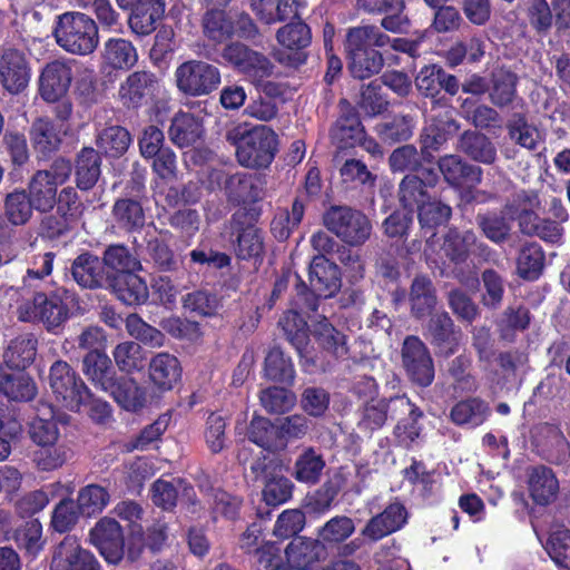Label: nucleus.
Returning <instances> with one entry per match:
<instances>
[{"instance_id":"29","label":"nucleus","mask_w":570,"mask_h":570,"mask_svg":"<svg viewBox=\"0 0 570 570\" xmlns=\"http://www.w3.org/2000/svg\"><path fill=\"white\" fill-rule=\"evenodd\" d=\"M458 150L473 161L492 165L497 160V148L492 140L483 132L468 129L458 140Z\"/></svg>"},{"instance_id":"30","label":"nucleus","mask_w":570,"mask_h":570,"mask_svg":"<svg viewBox=\"0 0 570 570\" xmlns=\"http://www.w3.org/2000/svg\"><path fill=\"white\" fill-rule=\"evenodd\" d=\"M307 315L311 321V333L318 345L335 356L347 354L346 338L343 333L337 331L328 320L317 312Z\"/></svg>"},{"instance_id":"1","label":"nucleus","mask_w":570,"mask_h":570,"mask_svg":"<svg viewBox=\"0 0 570 570\" xmlns=\"http://www.w3.org/2000/svg\"><path fill=\"white\" fill-rule=\"evenodd\" d=\"M389 42L390 37L375 26L350 28L345 38V51L352 77L364 80L380 73L384 67V58L374 47L382 48Z\"/></svg>"},{"instance_id":"64","label":"nucleus","mask_w":570,"mask_h":570,"mask_svg":"<svg viewBox=\"0 0 570 570\" xmlns=\"http://www.w3.org/2000/svg\"><path fill=\"white\" fill-rule=\"evenodd\" d=\"M69 458V449L57 442L48 445H39L33 452V462L41 471H52L61 468Z\"/></svg>"},{"instance_id":"36","label":"nucleus","mask_w":570,"mask_h":570,"mask_svg":"<svg viewBox=\"0 0 570 570\" xmlns=\"http://www.w3.org/2000/svg\"><path fill=\"white\" fill-rule=\"evenodd\" d=\"M168 135L171 142L179 148L193 146L202 138V120L190 112L179 111L171 120Z\"/></svg>"},{"instance_id":"23","label":"nucleus","mask_w":570,"mask_h":570,"mask_svg":"<svg viewBox=\"0 0 570 570\" xmlns=\"http://www.w3.org/2000/svg\"><path fill=\"white\" fill-rule=\"evenodd\" d=\"M340 106L342 114L331 130V137L338 148H352L364 138L365 130L358 114L347 100H341Z\"/></svg>"},{"instance_id":"20","label":"nucleus","mask_w":570,"mask_h":570,"mask_svg":"<svg viewBox=\"0 0 570 570\" xmlns=\"http://www.w3.org/2000/svg\"><path fill=\"white\" fill-rule=\"evenodd\" d=\"M415 87L422 96L432 99L439 98L438 101H441L442 97H439L441 91L444 90L450 96H455L460 90V81L443 68L431 65L419 71L415 77Z\"/></svg>"},{"instance_id":"3","label":"nucleus","mask_w":570,"mask_h":570,"mask_svg":"<svg viewBox=\"0 0 570 570\" xmlns=\"http://www.w3.org/2000/svg\"><path fill=\"white\" fill-rule=\"evenodd\" d=\"M309 286L297 284L295 304L303 312H317L318 298L331 297L341 288V274L338 266L323 256H314L309 264Z\"/></svg>"},{"instance_id":"57","label":"nucleus","mask_w":570,"mask_h":570,"mask_svg":"<svg viewBox=\"0 0 570 570\" xmlns=\"http://www.w3.org/2000/svg\"><path fill=\"white\" fill-rule=\"evenodd\" d=\"M146 249L154 266L160 272H176L183 265L181 256L163 239H149Z\"/></svg>"},{"instance_id":"40","label":"nucleus","mask_w":570,"mask_h":570,"mask_svg":"<svg viewBox=\"0 0 570 570\" xmlns=\"http://www.w3.org/2000/svg\"><path fill=\"white\" fill-rule=\"evenodd\" d=\"M529 489L532 499L543 505L557 497L559 482L550 468L538 465L530 470Z\"/></svg>"},{"instance_id":"52","label":"nucleus","mask_w":570,"mask_h":570,"mask_svg":"<svg viewBox=\"0 0 570 570\" xmlns=\"http://www.w3.org/2000/svg\"><path fill=\"white\" fill-rule=\"evenodd\" d=\"M278 325L282 327L286 340L295 347L299 355L309 344L307 322L296 311H287L281 317Z\"/></svg>"},{"instance_id":"33","label":"nucleus","mask_w":570,"mask_h":570,"mask_svg":"<svg viewBox=\"0 0 570 570\" xmlns=\"http://www.w3.org/2000/svg\"><path fill=\"white\" fill-rule=\"evenodd\" d=\"M460 114L470 125L480 130L501 129L503 119L493 105L480 104L465 98L460 104Z\"/></svg>"},{"instance_id":"7","label":"nucleus","mask_w":570,"mask_h":570,"mask_svg":"<svg viewBox=\"0 0 570 570\" xmlns=\"http://www.w3.org/2000/svg\"><path fill=\"white\" fill-rule=\"evenodd\" d=\"M222 82L218 67L204 60H187L175 70L177 89L189 97H202L214 92Z\"/></svg>"},{"instance_id":"6","label":"nucleus","mask_w":570,"mask_h":570,"mask_svg":"<svg viewBox=\"0 0 570 570\" xmlns=\"http://www.w3.org/2000/svg\"><path fill=\"white\" fill-rule=\"evenodd\" d=\"M277 151V136L267 126H255L245 131L238 142L236 157L247 168H267Z\"/></svg>"},{"instance_id":"50","label":"nucleus","mask_w":570,"mask_h":570,"mask_svg":"<svg viewBox=\"0 0 570 570\" xmlns=\"http://www.w3.org/2000/svg\"><path fill=\"white\" fill-rule=\"evenodd\" d=\"M544 253L537 243H525L517 256V273L527 281L537 279L544 267Z\"/></svg>"},{"instance_id":"63","label":"nucleus","mask_w":570,"mask_h":570,"mask_svg":"<svg viewBox=\"0 0 570 570\" xmlns=\"http://www.w3.org/2000/svg\"><path fill=\"white\" fill-rule=\"evenodd\" d=\"M117 367L125 373H132L144 367L141 346L132 341L121 342L112 351Z\"/></svg>"},{"instance_id":"58","label":"nucleus","mask_w":570,"mask_h":570,"mask_svg":"<svg viewBox=\"0 0 570 570\" xmlns=\"http://www.w3.org/2000/svg\"><path fill=\"white\" fill-rule=\"evenodd\" d=\"M32 205L26 190H13L6 196L4 215L7 219L16 225H24L32 216Z\"/></svg>"},{"instance_id":"5","label":"nucleus","mask_w":570,"mask_h":570,"mask_svg":"<svg viewBox=\"0 0 570 570\" xmlns=\"http://www.w3.org/2000/svg\"><path fill=\"white\" fill-rule=\"evenodd\" d=\"M323 226L344 244L362 246L372 234V223L361 210L346 205H331L322 215Z\"/></svg>"},{"instance_id":"41","label":"nucleus","mask_w":570,"mask_h":570,"mask_svg":"<svg viewBox=\"0 0 570 570\" xmlns=\"http://www.w3.org/2000/svg\"><path fill=\"white\" fill-rule=\"evenodd\" d=\"M539 445L546 459L561 464L570 458V445L559 428L544 424L540 428Z\"/></svg>"},{"instance_id":"34","label":"nucleus","mask_w":570,"mask_h":570,"mask_svg":"<svg viewBox=\"0 0 570 570\" xmlns=\"http://www.w3.org/2000/svg\"><path fill=\"white\" fill-rule=\"evenodd\" d=\"M104 65L115 70H129L138 61V53L131 41L122 38H109L101 50Z\"/></svg>"},{"instance_id":"2","label":"nucleus","mask_w":570,"mask_h":570,"mask_svg":"<svg viewBox=\"0 0 570 570\" xmlns=\"http://www.w3.org/2000/svg\"><path fill=\"white\" fill-rule=\"evenodd\" d=\"M53 36L58 46L71 55H90L99 43L96 21L82 12H66L59 16Z\"/></svg>"},{"instance_id":"49","label":"nucleus","mask_w":570,"mask_h":570,"mask_svg":"<svg viewBox=\"0 0 570 570\" xmlns=\"http://www.w3.org/2000/svg\"><path fill=\"white\" fill-rule=\"evenodd\" d=\"M202 27L204 36L215 43L233 38V18L224 10L208 9L203 16Z\"/></svg>"},{"instance_id":"24","label":"nucleus","mask_w":570,"mask_h":570,"mask_svg":"<svg viewBox=\"0 0 570 570\" xmlns=\"http://www.w3.org/2000/svg\"><path fill=\"white\" fill-rule=\"evenodd\" d=\"M519 76L504 67L490 75L489 101L498 109H511L518 100Z\"/></svg>"},{"instance_id":"31","label":"nucleus","mask_w":570,"mask_h":570,"mask_svg":"<svg viewBox=\"0 0 570 570\" xmlns=\"http://www.w3.org/2000/svg\"><path fill=\"white\" fill-rule=\"evenodd\" d=\"M541 202L533 189H520L511 194L503 206L504 213L513 220L517 219L519 230L530 220L535 219Z\"/></svg>"},{"instance_id":"32","label":"nucleus","mask_w":570,"mask_h":570,"mask_svg":"<svg viewBox=\"0 0 570 570\" xmlns=\"http://www.w3.org/2000/svg\"><path fill=\"white\" fill-rule=\"evenodd\" d=\"M101 155L92 147H83L76 155L75 180L81 190H90L101 176Z\"/></svg>"},{"instance_id":"42","label":"nucleus","mask_w":570,"mask_h":570,"mask_svg":"<svg viewBox=\"0 0 570 570\" xmlns=\"http://www.w3.org/2000/svg\"><path fill=\"white\" fill-rule=\"evenodd\" d=\"M511 218L502 210L480 213L475 217V224L481 233L494 244H503L511 237Z\"/></svg>"},{"instance_id":"4","label":"nucleus","mask_w":570,"mask_h":570,"mask_svg":"<svg viewBox=\"0 0 570 570\" xmlns=\"http://www.w3.org/2000/svg\"><path fill=\"white\" fill-rule=\"evenodd\" d=\"M220 57L226 66L243 75L255 87L264 85V90H267L273 86L272 82L264 83L275 71V65L265 53L244 42L230 41L222 48Z\"/></svg>"},{"instance_id":"44","label":"nucleus","mask_w":570,"mask_h":570,"mask_svg":"<svg viewBox=\"0 0 570 570\" xmlns=\"http://www.w3.org/2000/svg\"><path fill=\"white\" fill-rule=\"evenodd\" d=\"M37 354V340L33 335L27 334L16 337L8 345L3 360L11 370H24L29 366Z\"/></svg>"},{"instance_id":"48","label":"nucleus","mask_w":570,"mask_h":570,"mask_svg":"<svg viewBox=\"0 0 570 570\" xmlns=\"http://www.w3.org/2000/svg\"><path fill=\"white\" fill-rule=\"evenodd\" d=\"M476 243L478 236L473 230L450 229L444 236L441 249L451 262L459 264L466 261L471 248Z\"/></svg>"},{"instance_id":"26","label":"nucleus","mask_w":570,"mask_h":570,"mask_svg":"<svg viewBox=\"0 0 570 570\" xmlns=\"http://www.w3.org/2000/svg\"><path fill=\"white\" fill-rule=\"evenodd\" d=\"M165 0H138L128 19L131 31L138 36L153 33L165 14Z\"/></svg>"},{"instance_id":"19","label":"nucleus","mask_w":570,"mask_h":570,"mask_svg":"<svg viewBox=\"0 0 570 570\" xmlns=\"http://www.w3.org/2000/svg\"><path fill=\"white\" fill-rule=\"evenodd\" d=\"M223 190L234 205L253 204L264 197V179L256 174L236 173L225 178Z\"/></svg>"},{"instance_id":"27","label":"nucleus","mask_w":570,"mask_h":570,"mask_svg":"<svg viewBox=\"0 0 570 570\" xmlns=\"http://www.w3.org/2000/svg\"><path fill=\"white\" fill-rule=\"evenodd\" d=\"M73 281L83 288L95 289L106 286V275L100 258L89 252L77 256L71 263Z\"/></svg>"},{"instance_id":"16","label":"nucleus","mask_w":570,"mask_h":570,"mask_svg":"<svg viewBox=\"0 0 570 570\" xmlns=\"http://www.w3.org/2000/svg\"><path fill=\"white\" fill-rule=\"evenodd\" d=\"M105 287L129 306L141 305L149 297L148 286L137 272L107 273Z\"/></svg>"},{"instance_id":"17","label":"nucleus","mask_w":570,"mask_h":570,"mask_svg":"<svg viewBox=\"0 0 570 570\" xmlns=\"http://www.w3.org/2000/svg\"><path fill=\"white\" fill-rule=\"evenodd\" d=\"M72 81L71 67L63 60L48 62L39 77V95L47 102L62 99Z\"/></svg>"},{"instance_id":"46","label":"nucleus","mask_w":570,"mask_h":570,"mask_svg":"<svg viewBox=\"0 0 570 570\" xmlns=\"http://www.w3.org/2000/svg\"><path fill=\"white\" fill-rule=\"evenodd\" d=\"M126 411L136 412L146 403V390L131 377L120 376L109 394Z\"/></svg>"},{"instance_id":"14","label":"nucleus","mask_w":570,"mask_h":570,"mask_svg":"<svg viewBox=\"0 0 570 570\" xmlns=\"http://www.w3.org/2000/svg\"><path fill=\"white\" fill-rule=\"evenodd\" d=\"M90 541L107 562L116 564L124 558V533L115 519H100L90 531Z\"/></svg>"},{"instance_id":"54","label":"nucleus","mask_w":570,"mask_h":570,"mask_svg":"<svg viewBox=\"0 0 570 570\" xmlns=\"http://www.w3.org/2000/svg\"><path fill=\"white\" fill-rule=\"evenodd\" d=\"M102 265L111 273H128L142 269L141 263L122 244L109 245L102 255Z\"/></svg>"},{"instance_id":"18","label":"nucleus","mask_w":570,"mask_h":570,"mask_svg":"<svg viewBox=\"0 0 570 570\" xmlns=\"http://www.w3.org/2000/svg\"><path fill=\"white\" fill-rule=\"evenodd\" d=\"M276 39L283 47L295 50L293 55L278 53L277 60L291 67H297L305 62L306 55L302 51L309 46L312 35L309 27L302 22H291L279 28L276 33Z\"/></svg>"},{"instance_id":"28","label":"nucleus","mask_w":570,"mask_h":570,"mask_svg":"<svg viewBox=\"0 0 570 570\" xmlns=\"http://www.w3.org/2000/svg\"><path fill=\"white\" fill-rule=\"evenodd\" d=\"M181 367L178 358L167 352L154 355L148 365L150 382L160 391H169L180 380Z\"/></svg>"},{"instance_id":"59","label":"nucleus","mask_w":570,"mask_h":570,"mask_svg":"<svg viewBox=\"0 0 570 570\" xmlns=\"http://www.w3.org/2000/svg\"><path fill=\"white\" fill-rule=\"evenodd\" d=\"M382 91L383 87L379 79L363 85L356 102L357 107L370 117L384 112L389 107V100Z\"/></svg>"},{"instance_id":"61","label":"nucleus","mask_w":570,"mask_h":570,"mask_svg":"<svg viewBox=\"0 0 570 570\" xmlns=\"http://www.w3.org/2000/svg\"><path fill=\"white\" fill-rule=\"evenodd\" d=\"M248 440L264 450L275 451L278 443V426L275 428L272 422L263 416H254L247 431Z\"/></svg>"},{"instance_id":"39","label":"nucleus","mask_w":570,"mask_h":570,"mask_svg":"<svg viewBox=\"0 0 570 570\" xmlns=\"http://www.w3.org/2000/svg\"><path fill=\"white\" fill-rule=\"evenodd\" d=\"M0 392L13 401H30L36 395V385L28 374L0 366Z\"/></svg>"},{"instance_id":"11","label":"nucleus","mask_w":570,"mask_h":570,"mask_svg":"<svg viewBox=\"0 0 570 570\" xmlns=\"http://www.w3.org/2000/svg\"><path fill=\"white\" fill-rule=\"evenodd\" d=\"M31 68L23 50L4 47L0 53V83L12 95L22 92L29 85Z\"/></svg>"},{"instance_id":"25","label":"nucleus","mask_w":570,"mask_h":570,"mask_svg":"<svg viewBox=\"0 0 570 570\" xmlns=\"http://www.w3.org/2000/svg\"><path fill=\"white\" fill-rule=\"evenodd\" d=\"M288 564L296 570H308L326 556L325 544L317 539L297 537L285 549Z\"/></svg>"},{"instance_id":"15","label":"nucleus","mask_w":570,"mask_h":570,"mask_svg":"<svg viewBox=\"0 0 570 570\" xmlns=\"http://www.w3.org/2000/svg\"><path fill=\"white\" fill-rule=\"evenodd\" d=\"M425 335L439 354L450 356L456 352L462 332L448 312L440 311L431 314Z\"/></svg>"},{"instance_id":"38","label":"nucleus","mask_w":570,"mask_h":570,"mask_svg":"<svg viewBox=\"0 0 570 570\" xmlns=\"http://www.w3.org/2000/svg\"><path fill=\"white\" fill-rule=\"evenodd\" d=\"M508 136L515 145L535 151L543 144V132L533 124H530L522 114H513L505 125Z\"/></svg>"},{"instance_id":"37","label":"nucleus","mask_w":570,"mask_h":570,"mask_svg":"<svg viewBox=\"0 0 570 570\" xmlns=\"http://www.w3.org/2000/svg\"><path fill=\"white\" fill-rule=\"evenodd\" d=\"M233 224L236 228V238L234 240L236 257L245 261L261 258L264 253L262 230L254 225L239 227L237 215H234Z\"/></svg>"},{"instance_id":"35","label":"nucleus","mask_w":570,"mask_h":570,"mask_svg":"<svg viewBox=\"0 0 570 570\" xmlns=\"http://www.w3.org/2000/svg\"><path fill=\"white\" fill-rule=\"evenodd\" d=\"M409 299L413 317L421 320L431 315L438 303L432 281L426 276H415L411 284Z\"/></svg>"},{"instance_id":"9","label":"nucleus","mask_w":570,"mask_h":570,"mask_svg":"<svg viewBox=\"0 0 570 570\" xmlns=\"http://www.w3.org/2000/svg\"><path fill=\"white\" fill-rule=\"evenodd\" d=\"M401 358L402 365L413 383L429 386L433 382V360L426 345L417 336L405 337L401 348Z\"/></svg>"},{"instance_id":"47","label":"nucleus","mask_w":570,"mask_h":570,"mask_svg":"<svg viewBox=\"0 0 570 570\" xmlns=\"http://www.w3.org/2000/svg\"><path fill=\"white\" fill-rule=\"evenodd\" d=\"M488 414V404L478 397H471L458 402L450 411V419L456 425L475 428L485 421Z\"/></svg>"},{"instance_id":"60","label":"nucleus","mask_w":570,"mask_h":570,"mask_svg":"<svg viewBox=\"0 0 570 570\" xmlns=\"http://www.w3.org/2000/svg\"><path fill=\"white\" fill-rule=\"evenodd\" d=\"M422 159V153L414 145H403L391 153L389 166L393 173L419 174L424 168Z\"/></svg>"},{"instance_id":"51","label":"nucleus","mask_w":570,"mask_h":570,"mask_svg":"<svg viewBox=\"0 0 570 570\" xmlns=\"http://www.w3.org/2000/svg\"><path fill=\"white\" fill-rule=\"evenodd\" d=\"M58 186L47 179L46 174H35L29 181L28 193L35 209L41 213L50 212L57 204Z\"/></svg>"},{"instance_id":"12","label":"nucleus","mask_w":570,"mask_h":570,"mask_svg":"<svg viewBox=\"0 0 570 570\" xmlns=\"http://www.w3.org/2000/svg\"><path fill=\"white\" fill-rule=\"evenodd\" d=\"M50 570H98V562L77 537L66 535L52 550Z\"/></svg>"},{"instance_id":"43","label":"nucleus","mask_w":570,"mask_h":570,"mask_svg":"<svg viewBox=\"0 0 570 570\" xmlns=\"http://www.w3.org/2000/svg\"><path fill=\"white\" fill-rule=\"evenodd\" d=\"M132 141L130 132L122 126L112 125L104 128L96 137L98 151L112 158L121 157Z\"/></svg>"},{"instance_id":"13","label":"nucleus","mask_w":570,"mask_h":570,"mask_svg":"<svg viewBox=\"0 0 570 570\" xmlns=\"http://www.w3.org/2000/svg\"><path fill=\"white\" fill-rule=\"evenodd\" d=\"M439 183L434 168H423L419 174L405 175L399 184L397 198L403 208L413 212L430 199L429 188Z\"/></svg>"},{"instance_id":"8","label":"nucleus","mask_w":570,"mask_h":570,"mask_svg":"<svg viewBox=\"0 0 570 570\" xmlns=\"http://www.w3.org/2000/svg\"><path fill=\"white\" fill-rule=\"evenodd\" d=\"M49 384L57 401L70 411H79L90 399V391L85 382L65 361H56L51 365Z\"/></svg>"},{"instance_id":"22","label":"nucleus","mask_w":570,"mask_h":570,"mask_svg":"<svg viewBox=\"0 0 570 570\" xmlns=\"http://www.w3.org/2000/svg\"><path fill=\"white\" fill-rule=\"evenodd\" d=\"M438 168L443 179L454 188L462 187L465 184L479 185L482 180V168L465 161L455 154L440 157Z\"/></svg>"},{"instance_id":"21","label":"nucleus","mask_w":570,"mask_h":570,"mask_svg":"<svg viewBox=\"0 0 570 570\" xmlns=\"http://www.w3.org/2000/svg\"><path fill=\"white\" fill-rule=\"evenodd\" d=\"M406 520L405 507L400 502H392L381 513L367 521L361 534L375 542L399 531Z\"/></svg>"},{"instance_id":"56","label":"nucleus","mask_w":570,"mask_h":570,"mask_svg":"<svg viewBox=\"0 0 570 570\" xmlns=\"http://www.w3.org/2000/svg\"><path fill=\"white\" fill-rule=\"evenodd\" d=\"M30 135L35 149L42 155L57 150L61 144L56 126L49 119H37L31 126Z\"/></svg>"},{"instance_id":"45","label":"nucleus","mask_w":570,"mask_h":570,"mask_svg":"<svg viewBox=\"0 0 570 570\" xmlns=\"http://www.w3.org/2000/svg\"><path fill=\"white\" fill-rule=\"evenodd\" d=\"M111 215L118 227L126 232L138 230L145 225L142 206L134 198H118L112 206Z\"/></svg>"},{"instance_id":"55","label":"nucleus","mask_w":570,"mask_h":570,"mask_svg":"<svg viewBox=\"0 0 570 570\" xmlns=\"http://www.w3.org/2000/svg\"><path fill=\"white\" fill-rule=\"evenodd\" d=\"M38 304H41L38 322L51 331L61 326L68 317V308L57 295L38 293Z\"/></svg>"},{"instance_id":"62","label":"nucleus","mask_w":570,"mask_h":570,"mask_svg":"<svg viewBox=\"0 0 570 570\" xmlns=\"http://www.w3.org/2000/svg\"><path fill=\"white\" fill-rule=\"evenodd\" d=\"M324 466L325 462L322 455L316 453L313 448H308L298 455L294 466V475L298 481L316 483Z\"/></svg>"},{"instance_id":"10","label":"nucleus","mask_w":570,"mask_h":570,"mask_svg":"<svg viewBox=\"0 0 570 570\" xmlns=\"http://www.w3.org/2000/svg\"><path fill=\"white\" fill-rule=\"evenodd\" d=\"M159 91L156 73L138 70L129 73L118 88V99L127 109H138L153 100Z\"/></svg>"},{"instance_id":"53","label":"nucleus","mask_w":570,"mask_h":570,"mask_svg":"<svg viewBox=\"0 0 570 570\" xmlns=\"http://www.w3.org/2000/svg\"><path fill=\"white\" fill-rule=\"evenodd\" d=\"M531 322L530 311L524 306L508 307L502 313L498 323L499 337L502 341L512 343L515 340V332L525 331Z\"/></svg>"}]
</instances>
